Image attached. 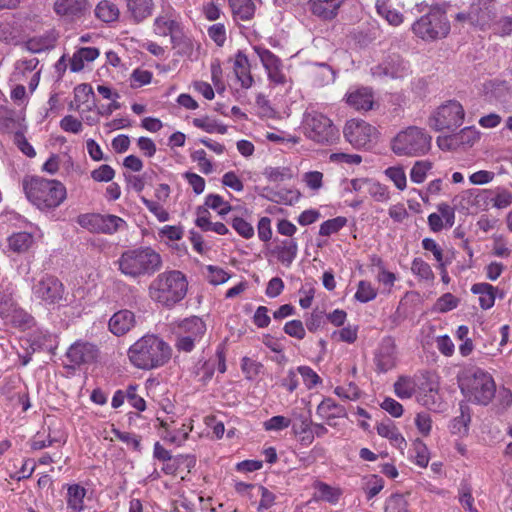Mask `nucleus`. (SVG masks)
<instances>
[{"label": "nucleus", "mask_w": 512, "mask_h": 512, "mask_svg": "<svg viewBox=\"0 0 512 512\" xmlns=\"http://www.w3.org/2000/svg\"><path fill=\"white\" fill-rule=\"evenodd\" d=\"M346 103L357 111H368L374 104L373 91L368 87L350 90L346 94Z\"/></svg>", "instance_id": "16"}, {"label": "nucleus", "mask_w": 512, "mask_h": 512, "mask_svg": "<svg viewBox=\"0 0 512 512\" xmlns=\"http://www.w3.org/2000/svg\"><path fill=\"white\" fill-rule=\"evenodd\" d=\"M263 174L269 181L280 182L292 178V172L287 167H266Z\"/></svg>", "instance_id": "50"}, {"label": "nucleus", "mask_w": 512, "mask_h": 512, "mask_svg": "<svg viewBox=\"0 0 512 512\" xmlns=\"http://www.w3.org/2000/svg\"><path fill=\"white\" fill-rule=\"evenodd\" d=\"M396 345L391 337L384 338L374 357L376 369L380 373H385L396 365Z\"/></svg>", "instance_id": "15"}, {"label": "nucleus", "mask_w": 512, "mask_h": 512, "mask_svg": "<svg viewBox=\"0 0 512 512\" xmlns=\"http://www.w3.org/2000/svg\"><path fill=\"white\" fill-rule=\"evenodd\" d=\"M471 292L479 295L480 307L487 310L493 307L498 289L489 283H476L472 285Z\"/></svg>", "instance_id": "29"}, {"label": "nucleus", "mask_w": 512, "mask_h": 512, "mask_svg": "<svg viewBox=\"0 0 512 512\" xmlns=\"http://www.w3.org/2000/svg\"><path fill=\"white\" fill-rule=\"evenodd\" d=\"M111 431L118 440L132 446L135 451L141 450V437L129 432H122L115 427H113Z\"/></svg>", "instance_id": "54"}, {"label": "nucleus", "mask_w": 512, "mask_h": 512, "mask_svg": "<svg viewBox=\"0 0 512 512\" xmlns=\"http://www.w3.org/2000/svg\"><path fill=\"white\" fill-rule=\"evenodd\" d=\"M458 500L462 507L468 512H479L474 506L472 488L467 482H462L458 491Z\"/></svg>", "instance_id": "41"}, {"label": "nucleus", "mask_w": 512, "mask_h": 512, "mask_svg": "<svg viewBox=\"0 0 512 512\" xmlns=\"http://www.w3.org/2000/svg\"><path fill=\"white\" fill-rule=\"evenodd\" d=\"M34 296L47 305L60 303L65 299V287L63 283L53 275H44L32 286Z\"/></svg>", "instance_id": "10"}, {"label": "nucleus", "mask_w": 512, "mask_h": 512, "mask_svg": "<svg viewBox=\"0 0 512 512\" xmlns=\"http://www.w3.org/2000/svg\"><path fill=\"white\" fill-rule=\"evenodd\" d=\"M385 174L399 190L406 188V174L402 167H389L385 170Z\"/></svg>", "instance_id": "53"}, {"label": "nucleus", "mask_w": 512, "mask_h": 512, "mask_svg": "<svg viewBox=\"0 0 512 512\" xmlns=\"http://www.w3.org/2000/svg\"><path fill=\"white\" fill-rule=\"evenodd\" d=\"M11 322L20 328L26 329L34 325V318L22 308H15L11 313Z\"/></svg>", "instance_id": "47"}, {"label": "nucleus", "mask_w": 512, "mask_h": 512, "mask_svg": "<svg viewBox=\"0 0 512 512\" xmlns=\"http://www.w3.org/2000/svg\"><path fill=\"white\" fill-rule=\"evenodd\" d=\"M284 332L290 337L302 340L305 338L306 332L302 321L291 320L288 321L283 328Z\"/></svg>", "instance_id": "57"}, {"label": "nucleus", "mask_w": 512, "mask_h": 512, "mask_svg": "<svg viewBox=\"0 0 512 512\" xmlns=\"http://www.w3.org/2000/svg\"><path fill=\"white\" fill-rule=\"evenodd\" d=\"M459 388L464 397L477 405H488L496 394V384L490 373L476 369L459 379Z\"/></svg>", "instance_id": "5"}, {"label": "nucleus", "mask_w": 512, "mask_h": 512, "mask_svg": "<svg viewBox=\"0 0 512 512\" xmlns=\"http://www.w3.org/2000/svg\"><path fill=\"white\" fill-rule=\"evenodd\" d=\"M291 425V420L284 416H273L264 422V428L267 431H279L288 428Z\"/></svg>", "instance_id": "63"}, {"label": "nucleus", "mask_w": 512, "mask_h": 512, "mask_svg": "<svg viewBox=\"0 0 512 512\" xmlns=\"http://www.w3.org/2000/svg\"><path fill=\"white\" fill-rule=\"evenodd\" d=\"M347 223V219L342 216H338L333 219H329L324 221L320 225L319 234L321 236H330L334 233H337L340 229H342Z\"/></svg>", "instance_id": "44"}, {"label": "nucleus", "mask_w": 512, "mask_h": 512, "mask_svg": "<svg viewBox=\"0 0 512 512\" xmlns=\"http://www.w3.org/2000/svg\"><path fill=\"white\" fill-rule=\"evenodd\" d=\"M431 140V136L424 129L411 126L394 137L392 150L399 156H421L430 150Z\"/></svg>", "instance_id": "6"}, {"label": "nucleus", "mask_w": 512, "mask_h": 512, "mask_svg": "<svg viewBox=\"0 0 512 512\" xmlns=\"http://www.w3.org/2000/svg\"><path fill=\"white\" fill-rule=\"evenodd\" d=\"M142 203L145 207L153 213L160 222H165L169 219L168 212L157 202L141 197Z\"/></svg>", "instance_id": "59"}, {"label": "nucleus", "mask_w": 512, "mask_h": 512, "mask_svg": "<svg viewBox=\"0 0 512 512\" xmlns=\"http://www.w3.org/2000/svg\"><path fill=\"white\" fill-rule=\"evenodd\" d=\"M95 16L104 23H113L119 19L120 11L111 1L102 0L96 5Z\"/></svg>", "instance_id": "32"}, {"label": "nucleus", "mask_w": 512, "mask_h": 512, "mask_svg": "<svg viewBox=\"0 0 512 512\" xmlns=\"http://www.w3.org/2000/svg\"><path fill=\"white\" fill-rule=\"evenodd\" d=\"M22 187L28 201L41 211L59 207L67 196L66 187L55 179L25 176Z\"/></svg>", "instance_id": "1"}, {"label": "nucleus", "mask_w": 512, "mask_h": 512, "mask_svg": "<svg viewBox=\"0 0 512 512\" xmlns=\"http://www.w3.org/2000/svg\"><path fill=\"white\" fill-rule=\"evenodd\" d=\"M315 489L314 499L326 501L330 504H336L341 496L339 488L332 487L324 482H317Z\"/></svg>", "instance_id": "36"}, {"label": "nucleus", "mask_w": 512, "mask_h": 512, "mask_svg": "<svg viewBox=\"0 0 512 512\" xmlns=\"http://www.w3.org/2000/svg\"><path fill=\"white\" fill-rule=\"evenodd\" d=\"M97 356V346L85 341L75 342L66 352V358L72 364V367L92 363L96 360Z\"/></svg>", "instance_id": "14"}, {"label": "nucleus", "mask_w": 512, "mask_h": 512, "mask_svg": "<svg viewBox=\"0 0 512 512\" xmlns=\"http://www.w3.org/2000/svg\"><path fill=\"white\" fill-rule=\"evenodd\" d=\"M411 271L423 280H433L434 274L430 265L421 258L412 261Z\"/></svg>", "instance_id": "49"}, {"label": "nucleus", "mask_w": 512, "mask_h": 512, "mask_svg": "<svg viewBox=\"0 0 512 512\" xmlns=\"http://www.w3.org/2000/svg\"><path fill=\"white\" fill-rule=\"evenodd\" d=\"M77 223L92 232L104 234H113L117 232L121 226L126 224L121 217L116 215H102L96 213L78 216Z\"/></svg>", "instance_id": "11"}, {"label": "nucleus", "mask_w": 512, "mask_h": 512, "mask_svg": "<svg viewBox=\"0 0 512 512\" xmlns=\"http://www.w3.org/2000/svg\"><path fill=\"white\" fill-rule=\"evenodd\" d=\"M188 290L186 276L179 270L159 273L149 284L148 294L155 303L171 309L181 302Z\"/></svg>", "instance_id": "2"}, {"label": "nucleus", "mask_w": 512, "mask_h": 512, "mask_svg": "<svg viewBox=\"0 0 512 512\" xmlns=\"http://www.w3.org/2000/svg\"><path fill=\"white\" fill-rule=\"evenodd\" d=\"M343 0H310L312 13L323 20L333 19Z\"/></svg>", "instance_id": "26"}, {"label": "nucleus", "mask_w": 512, "mask_h": 512, "mask_svg": "<svg viewBox=\"0 0 512 512\" xmlns=\"http://www.w3.org/2000/svg\"><path fill=\"white\" fill-rule=\"evenodd\" d=\"M477 140H479V132L474 127H465L458 133L438 137L437 143L439 147L448 141L450 146H472Z\"/></svg>", "instance_id": "20"}, {"label": "nucleus", "mask_w": 512, "mask_h": 512, "mask_svg": "<svg viewBox=\"0 0 512 512\" xmlns=\"http://www.w3.org/2000/svg\"><path fill=\"white\" fill-rule=\"evenodd\" d=\"M128 357L135 367L150 370L170 359L171 348L158 336L145 335L129 348Z\"/></svg>", "instance_id": "4"}, {"label": "nucleus", "mask_w": 512, "mask_h": 512, "mask_svg": "<svg viewBox=\"0 0 512 512\" xmlns=\"http://www.w3.org/2000/svg\"><path fill=\"white\" fill-rule=\"evenodd\" d=\"M377 12L384 17L387 22L393 26H397L402 23L403 16L401 13L391 10L385 3H377Z\"/></svg>", "instance_id": "52"}, {"label": "nucleus", "mask_w": 512, "mask_h": 512, "mask_svg": "<svg viewBox=\"0 0 512 512\" xmlns=\"http://www.w3.org/2000/svg\"><path fill=\"white\" fill-rule=\"evenodd\" d=\"M376 296L377 292L370 282L361 280L358 283V288L354 296L357 301L367 303L375 299Z\"/></svg>", "instance_id": "45"}, {"label": "nucleus", "mask_w": 512, "mask_h": 512, "mask_svg": "<svg viewBox=\"0 0 512 512\" xmlns=\"http://www.w3.org/2000/svg\"><path fill=\"white\" fill-rule=\"evenodd\" d=\"M114 176V169L107 164H103L91 172L92 179L97 182H109L114 178Z\"/></svg>", "instance_id": "60"}, {"label": "nucleus", "mask_w": 512, "mask_h": 512, "mask_svg": "<svg viewBox=\"0 0 512 512\" xmlns=\"http://www.w3.org/2000/svg\"><path fill=\"white\" fill-rule=\"evenodd\" d=\"M459 300L451 293L443 294L436 302V310L445 313L455 309L458 305Z\"/></svg>", "instance_id": "56"}, {"label": "nucleus", "mask_w": 512, "mask_h": 512, "mask_svg": "<svg viewBox=\"0 0 512 512\" xmlns=\"http://www.w3.org/2000/svg\"><path fill=\"white\" fill-rule=\"evenodd\" d=\"M54 41L55 38L52 37V34L39 35L28 39L24 43V47L32 53H40L53 47Z\"/></svg>", "instance_id": "38"}, {"label": "nucleus", "mask_w": 512, "mask_h": 512, "mask_svg": "<svg viewBox=\"0 0 512 512\" xmlns=\"http://www.w3.org/2000/svg\"><path fill=\"white\" fill-rule=\"evenodd\" d=\"M206 332L204 321L198 316H191L180 321L175 327L176 335H187L194 339L200 340Z\"/></svg>", "instance_id": "19"}, {"label": "nucleus", "mask_w": 512, "mask_h": 512, "mask_svg": "<svg viewBox=\"0 0 512 512\" xmlns=\"http://www.w3.org/2000/svg\"><path fill=\"white\" fill-rule=\"evenodd\" d=\"M460 415L451 420L450 431L454 435L467 436L471 422V410L467 404H460Z\"/></svg>", "instance_id": "28"}, {"label": "nucleus", "mask_w": 512, "mask_h": 512, "mask_svg": "<svg viewBox=\"0 0 512 512\" xmlns=\"http://www.w3.org/2000/svg\"><path fill=\"white\" fill-rule=\"evenodd\" d=\"M234 73L242 88L248 89L254 80L251 75V66L246 54L238 51L234 60Z\"/></svg>", "instance_id": "25"}, {"label": "nucleus", "mask_w": 512, "mask_h": 512, "mask_svg": "<svg viewBox=\"0 0 512 512\" xmlns=\"http://www.w3.org/2000/svg\"><path fill=\"white\" fill-rule=\"evenodd\" d=\"M235 20H249L255 13V4L252 0H229Z\"/></svg>", "instance_id": "34"}, {"label": "nucleus", "mask_w": 512, "mask_h": 512, "mask_svg": "<svg viewBox=\"0 0 512 512\" xmlns=\"http://www.w3.org/2000/svg\"><path fill=\"white\" fill-rule=\"evenodd\" d=\"M86 489L79 484H73L68 487L67 506L74 512H81L84 509V497Z\"/></svg>", "instance_id": "35"}, {"label": "nucleus", "mask_w": 512, "mask_h": 512, "mask_svg": "<svg viewBox=\"0 0 512 512\" xmlns=\"http://www.w3.org/2000/svg\"><path fill=\"white\" fill-rule=\"evenodd\" d=\"M414 451L416 453V464L420 467H427L429 463V451L427 446L419 439L413 444Z\"/></svg>", "instance_id": "58"}, {"label": "nucleus", "mask_w": 512, "mask_h": 512, "mask_svg": "<svg viewBox=\"0 0 512 512\" xmlns=\"http://www.w3.org/2000/svg\"><path fill=\"white\" fill-rule=\"evenodd\" d=\"M155 26L160 30H167L168 32L178 31L181 29L179 15L174 9L168 7L155 19Z\"/></svg>", "instance_id": "31"}, {"label": "nucleus", "mask_w": 512, "mask_h": 512, "mask_svg": "<svg viewBox=\"0 0 512 512\" xmlns=\"http://www.w3.org/2000/svg\"><path fill=\"white\" fill-rule=\"evenodd\" d=\"M193 125L195 127L201 128L207 133L217 132L219 134H225L227 132V127L225 125L219 124L216 121L210 120L209 118H194Z\"/></svg>", "instance_id": "48"}, {"label": "nucleus", "mask_w": 512, "mask_h": 512, "mask_svg": "<svg viewBox=\"0 0 512 512\" xmlns=\"http://www.w3.org/2000/svg\"><path fill=\"white\" fill-rule=\"evenodd\" d=\"M346 140L355 148L369 149L376 138V128L362 119H351L344 127Z\"/></svg>", "instance_id": "9"}, {"label": "nucleus", "mask_w": 512, "mask_h": 512, "mask_svg": "<svg viewBox=\"0 0 512 512\" xmlns=\"http://www.w3.org/2000/svg\"><path fill=\"white\" fill-rule=\"evenodd\" d=\"M385 512H410L404 495L392 494L385 503Z\"/></svg>", "instance_id": "42"}, {"label": "nucleus", "mask_w": 512, "mask_h": 512, "mask_svg": "<svg viewBox=\"0 0 512 512\" xmlns=\"http://www.w3.org/2000/svg\"><path fill=\"white\" fill-rule=\"evenodd\" d=\"M269 192L270 195L267 196L269 200L286 205H292L300 198V193L292 189H281L279 191L269 190Z\"/></svg>", "instance_id": "40"}, {"label": "nucleus", "mask_w": 512, "mask_h": 512, "mask_svg": "<svg viewBox=\"0 0 512 512\" xmlns=\"http://www.w3.org/2000/svg\"><path fill=\"white\" fill-rule=\"evenodd\" d=\"M366 193L369 194L372 198H374V200L378 202H385L388 201L390 198V193L385 185H382L379 182L370 179L368 182Z\"/></svg>", "instance_id": "46"}, {"label": "nucleus", "mask_w": 512, "mask_h": 512, "mask_svg": "<svg viewBox=\"0 0 512 512\" xmlns=\"http://www.w3.org/2000/svg\"><path fill=\"white\" fill-rule=\"evenodd\" d=\"M117 263L119 271L132 279L151 277L163 266L161 255L150 246L125 250Z\"/></svg>", "instance_id": "3"}, {"label": "nucleus", "mask_w": 512, "mask_h": 512, "mask_svg": "<svg viewBox=\"0 0 512 512\" xmlns=\"http://www.w3.org/2000/svg\"><path fill=\"white\" fill-rule=\"evenodd\" d=\"M317 415L326 421L329 426H335L333 422L336 418L346 416V410L342 405L337 404L331 398H325L317 407Z\"/></svg>", "instance_id": "23"}, {"label": "nucleus", "mask_w": 512, "mask_h": 512, "mask_svg": "<svg viewBox=\"0 0 512 512\" xmlns=\"http://www.w3.org/2000/svg\"><path fill=\"white\" fill-rule=\"evenodd\" d=\"M87 8V0H56L54 3L55 12L68 19L81 17Z\"/></svg>", "instance_id": "18"}, {"label": "nucleus", "mask_w": 512, "mask_h": 512, "mask_svg": "<svg viewBox=\"0 0 512 512\" xmlns=\"http://www.w3.org/2000/svg\"><path fill=\"white\" fill-rule=\"evenodd\" d=\"M136 324L135 314L127 309L120 310L109 320V330L116 336L128 333Z\"/></svg>", "instance_id": "17"}, {"label": "nucleus", "mask_w": 512, "mask_h": 512, "mask_svg": "<svg viewBox=\"0 0 512 512\" xmlns=\"http://www.w3.org/2000/svg\"><path fill=\"white\" fill-rule=\"evenodd\" d=\"M487 92L496 100L505 102L512 96V85L505 80L494 79L486 85Z\"/></svg>", "instance_id": "33"}, {"label": "nucleus", "mask_w": 512, "mask_h": 512, "mask_svg": "<svg viewBox=\"0 0 512 512\" xmlns=\"http://www.w3.org/2000/svg\"><path fill=\"white\" fill-rule=\"evenodd\" d=\"M232 227L237 231L239 235L242 237L249 239L254 235L253 226L248 223L246 220L240 217L233 218L231 222Z\"/></svg>", "instance_id": "61"}, {"label": "nucleus", "mask_w": 512, "mask_h": 512, "mask_svg": "<svg viewBox=\"0 0 512 512\" xmlns=\"http://www.w3.org/2000/svg\"><path fill=\"white\" fill-rule=\"evenodd\" d=\"M74 101L77 109L84 112L93 111L96 108L95 93L90 84L82 83L74 88Z\"/></svg>", "instance_id": "21"}, {"label": "nucleus", "mask_w": 512, "mask_h": 512, "mask_svg": "<svg viewBox=\"0 0 512 512\" xmlns=\"http://www.w3.org/2000/svg\"><path fill=\"white\" fill-rule=\"evenodd\" d=\"M303 126L307 138L319 144L330 145L339 137V131L332 120L317 111L305 113Z\"/></svg>", "instance_id": "7"}, {"label": "nucleus", "mask_w": 512, "mask_h": 512, "mask_svg": "<svg viewBox=\"0 0 512 512\" xmlns=\"http://www.w3.org/2000/svg\"><path fill=\"white\" fill-rule=\"evenodd\" d=\"M465 110L457 100L441 104L429 117V126L435 131H456L464 122Z\"/></svg>", "instance_id": "8"}, {"label": "nucleus", "mask_w": 512, "mask_h": 512, "mask_svg": "<svg viewBox=\"0 0 512 512\" xmlns=\"http://www.w3.org/2000/svg\"><path fill=\"white\" fill-rule=\"evenodd\" d=\"M432 168V162L428 160L416 161L410 171L412 182L420 184L424 182L427 172Z\"/></svg>", "instance_id": "43"}, {"label": "nucleus", "mask_w": 512, "mask_h": 512, "mask_svg": "<svg viewBox=\"0 0 512 512\" xmlns=\"http://www.w3.org/2000/svg\"><path fill=\"white\" fill-rule=\"evenodd\" d=\"M266 72L268 79L276 85H284L287 78L283 73L282 61L267 49L255 48Z\"/></svg>", "instance_id": "13"}, {"label": "nucleus", "mask_w": 512, "mask_h": 512, "mask_svg": "<svg viewBox=\"0 0 512 512\" xmlns=\"http://www.w3.org/2000/svg\"><path fill=\"white\" fill-rule=\"evenodd\" d=\"M375 77L403 78L410 72L409 63L397 54L390 55L383 63L371 68Z\"/></svg>", "instance_id": "12"}, {"label": "nucleus", "mask_w": 512, "mask_h": 512, "mask_svg": "<svg viewBox=\"0 0 512 512\" xmlns=\"http://www.w3.org/2000/svg\"><path fill=\"white\" fill-rule=\"evenodd\" d=\"M380 406L383 410L395 418L401 417L404 411L402 404L391 397H386Z\"/></svg>", "instance_id": "64"}, {"label": "nucleus", "mask_w": 512, "mask_h": 512, "mask_svg": "<svg viewBox=\"0 0 512 512\" xmlns=\"http://www.w3.org/2000/svg\"><path fill=\"white\" fill-rule=\"evenodd\" d=\"M416 392V382L408 376H400L394 383V393L400 399H409Z\"/></svg>", "instance_id": "37"}, {"label": "nucleus", "mask_w": 512, "mask_h": 512, "mask_svg": "<svg viewBox=\"0 0 512 512\" xmlns=\"http://www.w3.org/2000/svg\"><path fill=\"white\" fill-rule=\"evenodd\" d=\"M8 243L11 250L17 253H22L31 247L33 243V236L27 232L15 233L9 237Z\"/></svg>", "instance_id": "39"}, {"label": "nucleus", "mask_w": 512, "mask_h": 512, "mask_svg": "<svg viewBox=\"0 0 512 512\" xmlns=\"http://www.w3.org/2000/svg\"><path fill=\"white\" fill-rule=\"evenodd\" d=\"M273 253L282 265L289 268L298 254L297 241L293 238L284 239L274 247Z\"/></svg>", "instance_id": "22"}, {"label": "nucleus", "mask_w": 512, "mask_h": 512, "mask_svg": "<svg viewBox=\"0 0 512 512\" xmlns=\"http://www.w3.org/2000/svg\"><path fill=\"white\" fill-rule=\"evenodd\" d=\"M378 435L387 438L391 445L403 452L407 446V442L392 420L387 419L379 423L376 427Z\"/></svg>", "instance_id": "24"}, {"label": "nucleus", "mask_w": 512, "mask_h": 512, "mask_svg": "<svg viewBox=\"0 0 512 512\" xmlns=\"http://www.w3.org/2000/svg\"><path fill=\"white\" fill-rule=\"evenodd\" d=\"M297 371L301 375L304 384L307 388L311 389L317 384L321 383V378L319 375L309 366H299Z\"/></svg>", "instance_id": "55"}, {"label": "nucleus", "mask_w": 512, "mask_h": 512, "mask_svg": "<svg viewBox=\"0 0 512 512\" xmlns=\"http://www.w3.org/2000/svg\"><path fill=\"white\" fill-rule=\"evenodd\" d=\"M207 271L209 282L213 285L223 284L230 278L226 271L213 265L207 266Z\"/></svg>", "instance_id": "62"}, {"label": "nucleus", "mask_w": 512, "mask_h": 512, "mask_svg": "<svg viewBox=\"0 0 512 512\" xmlns=\"http://www.w3.org/2000/svg\"><path fill=\"white\" fill-rule=\"evenodd\" d=\"M292 429L296 435L299 436L302 445H310L314 441L312 421L309 416L300 414L298 415L293 424Z\"/></svg>", "instance_id": "27"}, {"label": "nucleus", "mask_w": 512, "mask_h": 512, "mask_svg": "<svg viewBox=\"0 0 512 512\" xmlns=\"http://www.w3.org/2000/svg\"><path fill=\"white\" fill-rule=\"evenodd\" d=\"M495 197L491 199L493 206L498 209L507 208L512 204V193L504 187H497L493 190Z\"/></svg>", "instance_id": "51"}, {"label": "nucleus", "mask_w": 512, "mask_h": 512, "mask_svg": "<svg viewBox=\"0 0 512 512\" xmlns=\"http://www.w3.org/2000/svg\"><path fill=\"white\" fill-rule=\"evenodd\" d=\"M130 16L136 22H141L151 15L153 9L152 0H125Z\"/></svg>", "instance_id": "30"}]
</instances>
